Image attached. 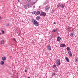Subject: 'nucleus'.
Segmentation results:
<instances>
[{
	"mask_svg": "<svg viewBox=\"0 0 78 78\" xmlns=\"http://www.w3.org/2000/svg\"><path fill=\"white\" fill-rule=\"evenodd\" d=\"M32 21L34 25L35 26L37 27V26L39 25V23H38V22H37L36 20H35L34 19H32Z\"/></svg>",
	"mask_w": 78,
	"mask_h": 78,
	"instance_id": "f257e3e1",
	"label": "nucleus"
},
{
	"mask_svg": "<svg viewBox=\"0 0 78 78\" xmlns=\"http://www.w3.org/2000/svg\"><path fill=\"white\" fill-rule=\"evenodd\" d=\"M65 6V5L64 4H60V3H58L57 5L58 8H64Z\"/></svg>",
	"mask_w": 78,
	"mask_h": 78,
	"instance_id": "f03ea898",
	"label": "nucleus"
},
{
	"mask_svg": "<svg viewBox=\"0 0 78 78\" xmlns=\"http://www.w3.org/2000/svg\"><path fill=\"white\" fill-rule=\"evenodd\" d=\"M56 64L58 66H60V64H61V62H60L59 60L57 59L56 60Z\"/></svg>",
	"mask_w": 78,
	"mask_h": 78,
	"instance_id": "7ed1b4c3",
	"label": "nucleus"
},
{
	"mask_svg": "<svg viewBox=\"0 0 78 78\" xmlns=\"http://www.w3.org/2000/svg\"><path fill=\"white\" fill-rule=\"evenodd\" d=\"M40 16H46V13L44 12H42L40 14Z\"/></svg>",
	"mask_w": 78,
	"mask_h": 78,
	"instance_id": "20e7f679",
	"label": "nucleus"
},
{
	"mask_svg": "<svg viewBox=\"0 0 78 78\" xmlns=\"http://www.w3.org/2000/svg\"><path fill=\"white\" fill-rule=\"evenodd\" d=\"M47 48L48 50H51V46L50 45H48L47 46Z\"/></svg>",
	"mask_w": 78,
	"mask_h": 78,
	"instance_id": "39448f33",
	"label": "nucleus"
},
{
	"mask_svg": "<svg viewBox=\"0 0 78 78\" xmlns=\"http://www.w3.org/2000/svg\"><path fill=\"white\" fill-rule=\"evenodd\" d=\"M49 9H50V8L48 6L46 7L45 8V9L46 11H48V10H49Z\"/></svg>",
	"mask_w": 78,
	"mask_h": 78,
	"instance_id": "423d86ee",
	"label": "nucleus"
},
{
	"mask_svg": "<svg viewBox=\"0 0 78 78\" xmlns=\"http://www.w3.org/2000/svg\"><path fill=\"white\" fill-rule=\"evenodd\" d=\"M60 46L61 47H66V44H60Z\"/></svg>",
	"mask_w": 78,
	"mask_h": 78,
	"instance_id": "0eeeda50",
	"label": "nucleus"
},
{
	"mask_svg": "<svg viewBox=\"0 0 78 78\" xmlns=\"http://www.w3.org/2000/svg\"><path fill=\"white\" fill-rule=\"evenodd\" d=\"M68 53L69 54V56H72V52H71V51H69L68 52Z\"/></svg>",
	"mask_w": 78,
	"mask_h": 78,
	"instance_id": "6e6552de",
	"label": "nucleus"
},
{
	"mask_svg": "<svg viewBox=\"0 0 78 78\" xmlns=\"http://www.w3.org/2000/svg\"><path fill=\"white\" fill-rule=\"evenodd\" d=\"M2 59L3 61H5L6 60V57L5 56L3 57Z\"/></svg>",
	"mask_w": 78,
	"mask_h": 78,
	"instance_id": "1a4fd4ad",
	"label": "nucleus"
},
{
	"mask_svg": "<svg viewBox=\"0 0 78 78\" xmlns=\"http://www.w3.org/2000/svg\"><path fill=\"white\" fill-rule=\"evenodd\" d=\"M4 43H5V41H4V40H2L1 41V44H4Z\"/></svg>",
	"mask_w": 78,
	"mask_h": 78,
	"instance_id": "9d476101",
	"label": "nucleus"
},
{
	"mask_svg": "<svg viewBox=\"0 0 78 78\" xmlns=\"http://www.w3.org/2000/svg\"><path fill=\"white\" fill-rule=\"evenodd\" d=\"M65 59L67 62H69V58H68L67 57H66Z\"/></svg>",
	"mask_w": 78,
	"mask_h": 78,
	"instance_id": "9b49d317",
	"label": "nucleus"
},
{
	"mask_svg": "<svg viewBox=\"0 0 78 78\" xmlns=\"http://www.w3.org/2000/svg\"><path fill=\"white\" fill-rule=\"evenodd\" d=\"M28 68H25V72H28Z\"/></svg>",
	"mask_w": 78,
	"mask_h": 78,
	"instance_id": "f8f14e48",
	"label": "nucleus"
},
{
	"mask_svg": "<svg viewBox=\"0 0 78 78\" xmlns=\"http://www.w3.org/2000/svg\"><path fill=\"white\" fill-rule=\"evenodd\" d=\"M57 41H59L61 40V37H58L57 38Z\"/></svg>",
	"mask_w": 78,
	"mask_h": 78,
	"instance_id": "ddd939ff",
	"label": "nucleus"
},
{
	"mask_svg": "<svg viewBox=\"0 0 78 78\" xmlns=\"http://www.w3.org/2000/svg\"><path fill=\"white\" fill-rule=\"evenodd\" d=\"M0 64L1 65H3V64H4V62H3V61H1V62H0Z\"/></svg>",
	"mask_w": 78,
	"mask_h": 78,
	"instance_id": "4468645a",
	"label": "nucleus"
},
{
	"mask_svg": "<svg viewBox=\"0 0 78 78\" xmlns=\"http://www.w3.org/2000/svg\"><path fill=\"white\" fill-rule=\"evenodd\" d=\"M23 8H24L25 9H27V5H23Z\"/></svg>",
	"mask_w": 78,
	"mask_h": 78,
	"instance_id": "2eb2a0df",
	"label": "nucleus"
},
{
	"mask_svg": "<svg viewBox=\"0 0 78 78\" xmlns=\"http://www.w3.org/2000/svg\"><path fill=\"white\" fill-rule=\"evenodd\" d=\"M36 19L37 20H38L39 19H40V17L39 16H37L36 17Z\"/></svg>",
	"mask_w": 78,
	"mask_h": 78,
	"instance_id": "dca6fc26",
	"label": "nucleus"
},
{
	"mask_svg": "<svg viewBox=\"0 0 78 78\" xmlns=\"http://www.w3.org/2000/svg\"><path fill=\"white\" fill-rule=\"evenodd\" d=\"M70 36L71 37H73V33H71L70 34Z\"/></svg>",
	"mask_w": 78,
	"mask_h": 78,
	"instance_id": "f3484780",
	"label": "nucleus"
},
{
	"mask_svg": "<svg viewBox=\"0 0 78 78\" xmlns=\"http://www.w3.org/2000/svg\"><path fill=\"white\" fill-rule=\"evenodd\" d=\"M58 69H56L54 70V72H58Z\"/></svg>",
	"mask_w": 78,
	"mask_h": 78,
	"instance_id": "a211bd4d",
	"label": "nucleus"
},
{
	"mask_svg": "<svg viewBox=\"0 0 78 78\" xmlns=\"http://www.w3.org/2000/svg\"><path fill=\"white\" fill-rule=\"evenodd\" d=\"M36 14H37V15H38V14H40V12L38 11L37 12H36Z\"/></svg>",
	"mask_w": 78,
	"mask_h": 78,
	"instance_id": "6ab92c4d",
	"label": "nucleus"
},
{
	"mask_svg": "<svg viewBox=\"0 0 78 78\" xmlns=\"http://www.w3.org/2000/svg\"><path fill=\"white\" fill-rule=\"evenodd\" d=\"M35 3H36L35 2H31V3L32 5H34V4H35Z\"/></svg>",
	"mask_w": 78,
	"mask_h": 78,
	"instance_id": "aec40b11",
	"label": "nucleus"
},
{
	"mask_svg": "<svg viewBox=\"0 0 78 78\" xmlns=\"http://www.w3.org/2000/svg\"><path fill=\"white\" fill-rule=\"evenodd\" d=\"M66 49L67 51H69L70 50V48L69 47H67Z\"/></svg>",
	"mask_w": 78,
	"mask_h": 78,
	"instance_id": "412c9836",
	"label": "nucleus"
},
{
	"mask_svg": "<svg viewBox=\"0 0 78 78\" xmlns=\"http://www.w3.org/2000/svg\"><path fill=\"white\" fill-rule=\"evenodd\" d=\"M35 13H36V11H33L32 12L33 14H35Z\"/></svg>",
	"mask_w": 78,
	"mask_h": 78,
	"instance_id": "4be33fe9",
	"label": "nucleus"
},
{
	"mask_svg": "<svg viewBox=\"0 0 78 78\" xmlns=\"http://www.w3.org/2000/svg\"><path fill=\"white\" fill-rule=\"evenodd\" d=\"M53 68H55L56 67V65H53Z\"/></svg>",
	"mask_w": 78,
	"mask_h": 78,
	"instance_id": "5701e85b",
	"label": "nucleus"
},
{
	"mask_svg": "<svg viewBox=\"0 0 78 78\" xmlns=\"http://www.w3.org/2000/svg\"><path fill=\"white\" fill-rule=\"evenodd\" d=\"M55 74H56V73H52V75L53 76H55Z\"/></svg>",
	"mask_w": 78,
	"mask_h": 78,
	"instance_id": "b1692460",
	"label": "nucleus"
},
{
	"mask_svg": "<svg viewBox=\"0 0 78 78\" xmlns=\"http://www.w3.org/2000/svg\"><path fill=\"white\" fill-rule=\"evenodd\" d=\"M9 25V24L8 23H7L6 24V26H8Z\"/></svg>",
	"mask_w": 78,
	"mask_h": 78,
	"instance_id": "393cba45",
	"label": "nucleus"
},
{
	"mask_svg": "<svg viewBox=\"0 0 78 78\" xmlns=\"http://www.w3.org/2000/svg\"><path fill=\"white\" fill-rule=\"evenodd\" d=\"M2 34H4V33H5V32H4V31H3V30H2Z\"/></svg>",
	"mask_w": 78,
	"mask_h": 78,
	"instance_id": "a878e982",
	"label": "nucleus"
},
{
	"mask_svg": "<svg viewBox=\"0 0 78 78\" xmlns=\"http://www.w3.org/2000/svg\"><path fill=\"white\" fill-rule=\"evenodd\" d=\"M75 62H77V61H78V60L77 59L75 58Z\"/></svg>",
	"mask_w": 78,
	"mask_h": 78,
	"instance_id": "bb28decb",
	"label": "nucleus"
},
{
	"mask_svg": "<svg viewBox=\"0 0 78 78\" xmlns=\"http://www.w3.org/2000/svg\"><path fill=\"white\" fill-rule=\"evenodd\" d=\"M28 2H31V0H27Z\"/></svg>",
	"mask_w": 78,
	"mask_h": 78,
	"instance_id": "cd10ccee",
	"label": "nucleus"
},
{
	"mask_svg": "<svg viewBox=\"0 0 78 78\" xmlns=\"http://www.w3.org/2000/svg\"><path fill=\"white\" fill-rule=\"evenodd\" d=\"M53 32L54 33V32H55V30H53Z\"/></svg>",
	"mask_w": 78,
	"mask_h": 78,
	"instance_id": "c85d7f7f",
	"label": "nucleus"
},
{
	"mask_svg": "<svg viewBox=\"0 0 78 78\" xmlns=\"http://www.w3.org/2000/svg\"><path fill=\"white\" fill-rule=\"evenodd\" d=\"M35 8V6H34L33 8Z\"/></svg>",
	"mask_w": 78,
	"mask_h": 78,
	"instance_id": "c756f323",
	"label": "nucleus"
},
{
	"mask_svg": "<svg viewBox=\"0 0 78 78\" xmlns=\"http://www.w3.org/2000/svg\"><path fill=\"white\" fill-rule=\"evenodd\" d=\"M68 29H69V28H70V27H68Z\"/></svg>",
	"mask_w": 78,
	"mask_h": 78,
	"instance_id": "7c9ffc66",
	"label": "nucleus"
},
{
	"mask_svg": "<svg viewBox=\"0 0 78 78\" xmlns=\"http://www.w3.org/2000/svg\"><path fill=\"white\" fill-rule=\"evenodd\" d=\"M54 23V24H56V23L55 22L54 23Z\"/></svg>",
	"mask_w": 78,
	"mask_h": 78,
	"instance_id": "2f4dec72",
	"label": "nucleus"
},
{
	"mask_svg": "<svg viewBox=\"0 0 78 78\" xmlns=\"http://www.w3.org/2000/svg\"><path fill=\"white\" fill-rule=\"evenodd\" d=\"M0 19H1V16H0Z\"/></svg>",
	"mask_w": 78,
	"mask_h": 78,
	"instance_id": "473e14b6",
	"label": "nucleus"
},
{
	"mask_svg": "<svg viewBox=\"0 0 78 78\" xmlns=\"http://www.w3.org/2000/svg\"><path fill=\"white\" fill-rule=\"evenodd\" d=\"M13 40H15H15H16V39H15V38H14Z\"/></svg>",
	"mask_w": 78,
	"mask_h": 78,
	"instance_id": "72a5a7b5",
	"label": "nucleus"
},
{
	"mask_svg": "<svg viewBox=\"0 0 78 78\" xmlns=\"http://www.w3.org/2000/svg\"><path fill=\"white\" fill-rule=\"evenodd\" d=\"M1 34V33H0V34Z\"/></svg>",
	"mask_w": 78,
	"mask_h": 78,
	"instance_id": "f704fd0d",
	"label": "nucleus"
}]
</instances>
